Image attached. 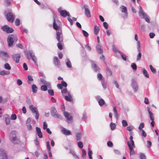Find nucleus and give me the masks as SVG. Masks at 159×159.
<instances>
[{
    "instance_id": "obj_1",
    "label": "nucleus",
    "mask_w": 159,
    "mask_h": 159,
    "mask_svg": "<svg viewBox=\"0 0 159 159\" xmlns=\"http://www.w3.org/2000/svg\"><path fill=\"white\" fill-rule=\"evenodd\" d=\"M139 16L142 19H144L148 23H150V18L145 13L141 7L139 6Z\"/></svg>"
},
{
    "instance_id": "obj_2",
    "label": "nucleus",
    "mask_w": 159,
    "mask_h": 159,
    "mask_svg": "<svg viewBox=\"0 0 159 159\" xmlns=\"http://www.w3.org/2000/svg\"><path fill=\"white\" fill-rule=\"evenodd\" d=\"M42 83L44 84L41 86V90L42 91H45L48 90V87L49 89L51 88V83L46 81L44 79L41 78L40 80Z\"/></svg>"
},
{
    "instance_id": "obj_3",
    "label": "nucleus",
    "mask_w": 159,
    "mask_h": 159,
    "mask_svg": "<svg viewBox=\"0 0 159 159\" xmlns=\"http://www.w3.org/2000/svg\"><path fill=\"white\" fill-rule=\"evenodd\" d=\"M25 55L28 60H30V57H31L32 60L34 62V63L37 65L36 57L35 56L34 52L32 50L26 52Z\"/></svg>"
},
{
    "instance_id": "obj_4",
    "label": "nucleus",
    "mask_w": 159,
    "mask_h": 159,
    "mask_svg": "<svg viewBox=\"0 0 159 159\" xmlns=\"http://www.w3.org/2000/svg\"><path fill=\"white\" fill-rule=\"evenodd\" d=\"M18 40L17 36L12 34L9 35L7 39V42L9 47L11 46L14 41H16Z\"/></svg>"
},
{
    "instance_id": "obj_5",
    "label": "nucleus",
    "mask_w": 159,
    "mask_h": 159,
    "mask_svg": "<svg viewBox=\"0 0 159 159\" xmlns=\"http://www.w3.org/2000/svg\"><path fill=\"white\" fill-rule=\"evenodd\" d=\"M16 132L15 131H12L10 135V140L14 143H18L19 142V140H18L16 136Z\"/></svg>"
},
{
    "instance_id": "obj_6",
    "label": "nucleus",
    "mask_w": 159,
    "mask_h": 159,
    "mask_svg": "<svg viewBox=\"0 0 159 159\" xmlns=\"http://www.w3.org/2000/svg\"><path fill=\"white\" fill-rule=\"evenodd\" d=\"M29 108L33 113L35 114V119L37 120H38L39 116V114L37 107L34 106L32 105H31L29 106Z\"/></svg>"
},
{
    "instance_id": "obj_7",
    "label": "nucleus",
    "mask_w": 159,
    "mask_h": 159,
    "mask_svg": "<svg viewBox=\"0 0 159 159\" xmlns=\"http://www.w3.org/2000/svg\"><path fill=\"white\" fill-rule=\"evenodd\" d=\"M51 115L54 117L60 119H62V116L57 113L56 109L54 107L51 108Z\"/></svg>"
},
{
    "instance_id": "obj_8",
    "label": "nucleus",
    "mask_w": 159,
    "mask_h": 159,
    "mask_svg": "<svg viewBox=\"0 0 159 159\" xmlns=\"http://www.w3.org/2000/svg\"><path fill=\"white\" fill-rule=\"evenodd\" d=\"M131 85L134 92L137 91L139 89V87L137 80L135 78H133L131 79Z\"/></svg>"
},
{
    "instance_id": "obj_9",
    "label": "nucleus",
    "mask_w": 159,
    "mask_h": 159,
    "mask_svg": "<svg viewBox=\"0 0 159 159\" xmlns=\"http://www.w3.org/2000/svg\"><path fill=\"white\" fill-rule=\"evenodd\" d=\"M1 29L7 33H12L14 31L13 29L12 28L10 27L7 25H5L2 27Z\"/></svg>"
},
{
    "instance_id": "obj_10",
    "label": "nucleus",
    "mask_w": 159,
    "mask_h": 159,
    "mask_svg": "<svg viewBox=\"0 0 159 159\" xmlns=\"http://www.w3.org/2000/svg\"><path fill=\"white\" fill-rule=\"evenodd\" d=\"M56 39L58 41H63V37L61 30H58L56 31Z\"/></svg>"
},
{
    "instance_id": "obj_11",
    "label": "nucleus",
    "mask_w": 159,
    "mask_h": 159,
    "mask_svg": "<svg viewBox=\"0 0 159 159\" xmlns=\"http://www.w3.org/2000/svg\"><path fill=\"white\" fill-rule=\"evenodd\" d=\"M7 20L10 22L12 23L14 20V16L11 12H9L6 15Z\"/></svg>"
},
{
    "instance_id": "obj_12",
    "label": "nucleus",
    "mask_w": 159,
    "mask_h": 159,
    "mask_svg": "<svg viewBox=\"0 0 159 159\" xmlns=\"http://www.w3.org/2000/svg\"><path fill=\"white\" fill-rule=\"evenodd\" d=\"M58 11L61 15L63 17H66L67 16H70V14L69 12L65 10H61L60 7L58 9Z\"/></svg>"
},
{
    "instance_id": "obj_13",
    "label": "nucleus",
    "mask_w": 159,
    "mask_h": 159,
    "mask_svg": "<svg viewBox=\"0 0 159 159\" xmlns=\"http://www.w3.org/2000/svg\"><path fill=\"white\" fill-rule=\"evenodd\" d=\"M53 28L56 31L58 30V26L57 25V22H58V21L57 20L56 21V19L57 18V16L55 14L53 13Z\"/></svg>"
},
{
    "instance_id": "obj_14",
    "label": "nucleus",
    "mask_w": 159,
    "mask_h": 159,
    "mask_svg": "<svg viewBox=\"0 0 159 159\" xmlns=\"http://www.w3.org/2000/svg\"><path fill=\"white\" fill-rule=\"evenodd\" d=\"M84 13L85 16L88 17H91V13L89 10V9L88 6L86 5H84Z\"/></svg>"
},
{
    "instance_id": "obj_15",
    "label": "nucleus",
    "mask_w": 159,
    "mask_h": 159,
    "mask_svg": "<svg viewBox=\"0 0 159 159\" xmlns=\"http://www.w3.org/2000/svg\"><path fill=\"white\" fill-rule=\"evenodd\" d=\"M0 159H7L6 152L2 149H0Z\"/></svg>"
},
{
    "instance_id": "obj_16",
    "label": "nucleus",
    "mask_w": 159,
    "mask_h": 159,
    "mask_svg": "<svg viewBox=\"0 0 159 159\" xmlns=\"http://www.w3.org/2000/svg\"><path fill=\"white\" fill-rule=\"evenodd\" d=\"M20 57V55L19 54H15L12 56L13 60L17 63L19 62Z\"/></svg>"
},
{
    "instance_id": "obj_17",
    "label": "nucleus",
    "mask_w": 159,
    "mask_h": 159,
    "mask_svg": "<svg viewBox=\"0 0 159 159\" xmlns=\"http://www.w3.org/2000/svg\"><path fill=\"white\" fill-rule=\"evenodd\" d=\"M128 145L129 147V149L130 150V155H134L135 154L134 151L133 149L134 146H132V145H131V143L129 141L127 142Z\"/></svg>"
},
{
    "instance_id": "obj_18",
    "label": "nucleus",
    "mask_w": 159,
    "mask_h": 159,
    "mask_svg": "<svg viewBox=\"0 0 159 159\" xmlns=\"http://www.w3.org/2000/svg\"><path fill=\"white\" fill-rule=\"evenodd\" d=\"M53 62L56 66L57 67H59L60 66V63L57 57H55L54 58Z\"/></svg>"
},
{
    "instance_id": "obj_19",
    "label": "nucleus",
    "mask_w": 159,
    "mask_h": 159,
    "mask_svg": "<svg viewBox=\"0 0 159 159\" xmlns=\"http://www.w3.org/2000/svg\"><path fill=\"white\" fill-rule=\"evenodd\" d=\"M61 132L66 135H69L71 134V131L67 130L66 128L62 127L61 130Z\"/></svg>"
},
{
    "instance_id": "obj_20",
    "label": "nucleus",
    "mask_w": 159,
    "mask_h": 159,
    "mask_svg": "<svg viewBox=\"0 0 159 159\" xmlns=\"http://www.w3.org/2000/svg\"><path fill=\"white\" fill-rule=\"evenodd\" d=\"M63 114L66 118L68 120H72V117L69 112L66 111H64V112H63Z\"/></svg>"
},
{
    "instance_id": "obj_21",
    "label": "nucleus",
    "mask_w": 159,
    "mask_h": 159,
    "mask_svg": "<svg viewBox=\"0 0 159 159\" xmlns=\"http://www.w3.org/2000/svg\"><path fill=\"white\" fill-rule=\"evenodd\" d=\"M37 134L39 136V137L41 138L43 137L42 133L40 129L37 127L36 128Z\"/></svg>"
},
{
    "instance_id": "obj_22",
    "label": "nucleus",
    "mask_w": 159,
    "mask_h": 159,
    "mask_svg": "<svg viewBox=\"0 0 159 159\" xmlns=\"http://www.w3.org/2000/svg\"><path fill=\"white\" fill-rule=\"evenodd\" d=\"M68 96H65L64 98L67 101L69 102H71L72 100V97L70 95V92L68 93Z\"/></svg>"
},
{
    "instance_id": "obj_23",
    "label": "nucleus",
    "mask_w": 159,
    "mask_h": 159,
    "mask_svg": "<svg viewBox=\"0 0 159 159\" xmlns=\"http://www.w3.org/2000/svg\"><path fill=\"white\" fill-rule=\"evenodd\" d=\"M92 66L94 71H97L99 70V68L97 67L96 65L93 61L91 62Z\"/></svg>"
},
{
    "instance_id": "obj_24",
    "label": "nucleus",
    "mask_w": 159,
    "mask_h": 159,
    "mask_svg": "<svg viewBox=\"0 0 159 159\" xmlns=\"http://www.w3.org/2000/svg\"><path fill=\"white\" fill-rule=\"evenodd\" d=\"M97 50L98 52L100 54H102L103 53V50L102 46L98 44L96 47Z\"/></svg>"
},
{
    "instance_id": "obj_25",
    "label": "nucleus",
    "mask_w": 159,
    "mask_h": 159,
    "mask_svg": "<svg viewBox=\"0 0 159 159\" xmlns=\"http://www.w3.org/2000/svg\"><path fill=\"white\" fill-rule=\"evenodd\" d=\"M32 91L34 93H36L38 90V87L35 84H33L31 86Z\"/></svg>"
},
{
    "instance_id": "obj_26",
    "label": "nucleus",
    "mask_w": 159,
    "mask_h": 159,
    "mask_svg": "<svg viewBox=\"0 0 159 159\" xmlns=\"http://www.w3.org/2000/svg\"><path fill=\"white\" fill-rule=\"evenodd\" d=\"M75 136L76 138V140L77 141H79L80 140L82 137L81 133L80 132L76 133H75Z\"/></svg>"
},
{
    "instance_id": "obj_27",
    "label": "nucleus",
    "mask_w": 159,
    "mask_h": 159,
    "mask_svg": "<svg viewBox=\"0 0 159 159\" xmlns=\"http://www.w3.org/2000/svg\"><path fill=\"white\" fill-rule=\"evenodd\" d=\"M5 121L6 125H8L10 124V119L9 117V116L7 115L5 118Z\"/></svg>"
},
{
    "instance_id": "obj_28",
    "label": "nucleus",
    "mask_w": 159,
    "mask_h": 159,
    "mask_svg": "<svg viewBox=\"0 0 159 159\" xmlns=\"http://www.w3.org/2000/svg\"><path fill=\"white\" fill-rule=\"evenodd\" d=\"M58 43L57 44V46L58 48L60 50H61L62 48V44L63 43V41H58Z\"/></svg>"
},
{
    "instance_id": "obj_29",
    "label": "nucleus",
    "mask_w": 159,
    "mask_h": 159,
    "mask_svg": "<svg viewBox=\"0 0 159 159\" xmlns=\"http://www.w3.org/2000/svg\"><path fill=\"white\" fill-rule=\"evenodd\" d=\"M0 53L2 54V55H3V56L5 57H6L7 58L10 57V56L9 55V54L6 52L4 51H1L0 52Z\"/></svg>"
},
{
    "instance_id": "obj_30",
    "label": "nucleus",
    "mask_w": 159,
    "mask_h": 159,
    "mask_svg": "<svg viewBox=\"0 0 159 159\" xmlns=\"http://www.w3.org/2000/svg\"><path fill=\"white\" fill-rule=\"evenodd\" d=\"M10 72L9 71H6L4 70H1L0 72V75H9Z\"/></svg>"
},
{
    "instance_id": "obj_31",
    "label": "nucleus",
    "mask_w": 159,
    "mask_h": 159,
    "mask_svg": "<svg viewBox=\"0 0 159 159\" xmlns=\"http://www.w3.org/2000/svg\"><path fill=\"white\" fill-rule=\"evenodd\" d=\"M100 30L99 27L95 26L94 27V34L97 35L98 34V32Z\"/></svg>"
},
{
    "instance_id": "obj_32",
    "label": "nucleus",
    "mask_w": 159,
    "mask_h": 159,
    "mask_svg": "<svg viewBox=\"0 0 159 159\" xmlns=\"http://www.w3.org/2000/svg\"><path fill=\"white\" fill-rule=\"evenodd\" d=\"M27 77H28V80L27 81L28 83L29 84H31V83L30 81H33L34 80V79H33V78H32V77L30 75H28Z\"/></svg>"
},
{
    "instance_id": "obj_33",
    "label": "nucleus",
    "mask_w": 159,
    "mask_h": 159,
    "mask_svg": "<svg viewBox=\"0 0 159 159\" xmlns=\"http://www.w3.org/2000/svg\"><path fill=\"white\" fill-rule=\"evenodd\" d=\"M98 102L99 105L101 106H102L105 103L104 100L102 98L100 99Z\"/></svg>"
},
{
    "instance_id": "obj_34",
    "label": "nucleus",
    "mask_w": 159,
    "mask_h": 159,
    "mask_svg": "<svg viewBox=\"0 0 159 159\" xmlns=\"http://www.w3.org/2000/svg\"><path fill=\"white\" fill-rule=\"evenodd\" d=\"M66 65L68 67L71 68L72 67L71 63L70 61L68 58L67 59V61L66 62Z\"/></svg>"
},
{
    "instance_id": "obj_35",
    "label": "nucleus",
    "mask_w": 159,
    "mask_h": 159,
    "mask_svg": "<svg viewBox=\"0 0 159 159\" xmlns=\"http://www.w3.org/2000/svg\"><path fill=\"white\" fill-rule=\"evenodd\" d=\"M113 111H114L115 116L116 118L117 119L118 117V114L117 113V111L116 108V107H114L113 108Z\"/></svg>"
},
{
    "instance_id": "obj_36",
    "label": "nucleus",
    "mask_w": 159,
    "mask_h": 159,
    "mask_svg": "<svg viewBox=\"0 0 159 159\" xmlns=\"http://www.w3.org/2000/svg\"><path fill=\"white\" fill-rule=\"evenodd\" d=\"M120 8L121 9V11L122 12H125L126 14H127V9L124 6H122L121 7H120Z\"/></svg>"
},
{
    "instance_id": "obj_37",
    "label": "nucleus",
    "mask_w": 159,
    "mask_h": 159,
    "mask_svg": "<svg viewBox=\"0 0 159 159\" xmlns=\"http://www.w3.org/2000/svg\"><path fill=\"white\" fill-rule=\"evenodd\" d=\"M4 66L5 69L8 70H10L11 69L10 65L8 63H5L4 65Z\"/></svg>"
},
{
    "instance_id": "obj_38",
    "label": "nucleus",
    "mask_w": 159,
    "mask_h": 159,
    "mask_svg": "<svg viewBox=\"0 0 159 159\" xmlns=\"http://www.w3.org/2000/svg\"><path fill=\"white\" fill-rule=\"evenodd\" d=\"M102 84L103 87L105 89L107 88V81L104 80H102Z\"/></svg>"
},
{
    "instance_id": "obj_39",
    "label": "nucleus",
    "mask_w": 159,
    "mask_h": 159,
    "mask_svg": "<svg viewBox=\"0 0 159 159\" xmlns=\"http://www.w3.org/2000/svg\"><path fill=\"white\" fill-rule=\"evenodd\" d=\"M143 74L145 77L148 78L149 77V75L148 74L147 71L145 69L143 70Z\"/></svg>"
},
{
    "instance_id": "obj_40",
    "label": "nucleus",
    "mask_w": 159,
    "mask_h": 159,
    "mask_svg": "<svg viewBox=\"0 0 159 159\" xmlns=\"http://www.w3.org/2000/svg\"><path fill=\"white\" fill-rule=\"evenodd\" d=\"M61 92L63 96H65L64 94H66L68 95V93L69 92L66 89H64L61 90Z\"/></svg>"
},
{
    "instance_id": "obj_41",
    "label": "nucleus",
    "mask_w": 159,
    "mask_h": 159,
    "mask_svg": "<svg viewBox=\"0 0 159 159\" xmlns=\"http://www.w3.org/2000/svg\"><path fill=\"white\" fill-rule=\"evenodd\" d=\"M106 73L109 76H111L112 74V72L111 70L108 67L107 68Z\"/></svg>"
},
{
    "instance_id": "obj_42",
    "label": "nucleus",
    "mask_w": 159,
    "mask_h": 159,
    "mask_svg": "<svg viewBox=\"0 0 159 159\" xmlns=\"http://www.w3.org/2000/svg\"><path fill=\"white\" fill-rule=\"evenodd\" d=\"M86 115L87 114L86 112H84L83 114V117L82 118V120L85 121V122H86V120L87 118Z\"/></svg>"
},
{
    "instance_id": "obj_43",
    "label": "nucleus",
    "mask_w": 159,
    "mask_h": 159,
    "mask_svg": "<svg viewBox=\"0 0 159 159\" xmlns=\"http://www.w3.org/2000/svg\"><path fill=\"white\" fill-rule=\"evenodd\" d=\"M112 49L113 51L116 53V55L117 54H119V52H120V51L117 49L116 48L114 45H113V46Z\"/></svg>"
},
{
    "instance_id": "obj_44",
    "label": "nucleus",
    "mask_w": 159,
    "mask_h": 159,
    "mask_svg": "<svg viewBox=\"0 0 159 159\" xmlns=\"http://www.w3.org/2000/svg\"><path fill=\"white\" fill-rule=\"evenodd\" d=\"M110 127L111 129L113 130L115 129L116 128V125L115 124L112 122H111L110 124Z\"/></svg>"
},
{
    "instance_id": "obj_45",
    "label": "nucleus",
    "mask_w": 159,
    "mask_h": 159,
    "mask_svg": "<svg viewBox=\"0 0 159 159\" xmlns=\"http://www.w3.org/2000/svg\"><path fill=\"white\" fill-rule=\"evenodd\" d=\"M149 118L151 120H154V118L153 116V114L152 112H150L149 113Z\"/></svg>"
},
{
    "instance_id": "obj_46",
    "label": "nucleus",
    "mask_w": 159,
    "mask_h": 159,
    "mask_svg": "<svg viewBox=\"0 0 159 159\" xmlns=\"http://www.w3.org/2000/svg\"><path fill=\"white\" fill-rule=\"evenodd\" d=\"M133 137L132 136H130L129 138V139L130 140V141H129L130 143H131V145H132V146H134V142L133 140Z\"/></svg>"
},
{
    "instance_id": "obj_47",
    "label": "nucleus",
    "mask_w": 159,
    "mask_h": 159,
    "mask_svg": "<svg viewBox=\"0 0 159 159\" xmlns=\"http://www.w3.org/2000/svg\"><path fill=\"white\" fill-rule=\"evenodd\" d=\"M122 126L125 127H126L128 125L127 121L125 120H122Z\"/></svg>"
},
{
    "instance_id": "obj_48",
    "label": "nucleus",
    "mask_w": 159,
    "mask_h": 159,
    "mask_svg": "<svg viewBox=\"0 0 159 159\" xmlns=\"http://www.w3.org/2000/svg\"><path fill=\"white\" fill-rule=\"evenodd\" d=\"M137 49L138 51L139 52H140V42L138 41V42H137Z\"/></svg>"
},
{
    "instance_id": "obj_49",
    "label": "nucleus",
    "mask_w": 159,
    "mask_h": 159,
    "mask_svg": "<svg viewBox=\"0 0 159 159\" xmlns=\"http://www.w3.org/2000/svg\"><path fill=\"white\" fill-rule=\"evenodd\" d=\"M140 30L142 31H146V26L144 24L141 25Z\"/></svg>"
},
{
    "instance_id": "obj_50",
    "label": "nucleus",
    "mask_w": 159,
    "mask_h": 159,
    "mask_svg": "<svg viewBox=\"0 0 159 159\" xmlns=\"http://www.w3.org/2000/svg\"><path fill=\"white\" fill-rule=\"evenodd\" d=\"M82 157L84 158H85L86 156V152L85 150L84 149H82Z\"/></svg>"
},
{
    "instance_id": "obj_51",
    "label": "nucleus",
    "mask_w": 159,
    "mask_h": 159,
    "mask_svg": "<svg viewBox=\"0 0 159 159\" xmlns=\"http://www.w3.org/2000/svg\"><path fill=\"white\" fill-rule=\"evenodd\" d=\"M144 124L143 123H141L139 127V129L140 130H142V129L144 128Z\"/></svg>"
},
{
    "instance_id": "obj_52",
    "label": "nucleus",
    "mask_w": 159,
    "mask_h": 159,
    "mask_svg": "<svg viewBox=\"0 0 159 159\" xmlns=\"http://www.w3.org/2000/svg\"><path fill=\"white\" fill-rule=\"evenodd\" d=\"M15 24L16 25L18 26L20 24V20L19 19H16L15 21Z\"/></svg>"
},
{
    "instance_id": "obj_53",
    "label": "nucleus",
    "mask_w": 159,
    "mask_h": 159,
    "mask_svg": "<svg viewBox=\"0 0 159 159\" xmlns=\"http://www.w3.org/2000/svg\"><path fill=\"white\" fill-rule=\"evenodd\" d=\"M48 93L51 96H53L54 95V91L53 90L49 89L48 90Z\"/></svg>"
},
{
    "instance_id": "obj_54",
    "label": "nucleus",
    "mask_w": 159,
    "mask_h": 159,
    "mask_svg": "<svg viewBox=\"0 0 159 159\" xmlns=\"http://www.w3.org/2000/svg\"><path fill=\"white\" fill-rule=\"evenodd\" d=\"M119 54L121 56L122 58L124 61H126V57L124 55V54L121 52H119V54Z\"/></svg>"
},
{
    "instance_id": "obj_55",
    "label": "nucleus",
    "mask_w": 159,
    "mask_h": 159,
    "mask_svg": "<svg viewBox=\"0 0 159 159\" xmlns=\"http://www.w3.org/2000/svg\"><path fill=\"white\" fill-rule=\"evenodd\" d=\"M134 129V127L132 125L129 126L127 127L126 129L127 130L129 131H131L133 129Z\"/></svg>"
},
{
    "instance_id": "obj_56",
    "label": "nucleus",
    "mask_w": 159,
    "mask_h": 159,
    "mask_svg": "<svg viewBox=\"0 0 159 159\" xmlns=\"http://www.w3.org/2000/svg\"><path fill=\"white\" fill-rule=\"evenodd\" d=\"M149 67L151 71L153 73H155L156 71V69L154 68L151 65H150Z\"/></svg>"
},
{
    "instance_id": "obj_57",
    "label": "nucleus",
    "mask_w": 159,
    "mask_h": 159,
    "mask_svg": "<svg viewBox=\"0 0 159 159\" xmlns=\"http://www.w3.org/2000/svg\"><path fill=\"white\" fill-rule=\"evenodd\" d=\"M140 159H146L145 155L142 153H140L139 154Z\"/></svg>"
},
{
    "instance_id": "obj_58",
    "label": "nucleus",
    "mask_w": 159,
    "mask_h": 159,
    "mask_svg": "<svg viewBox=\"0 0 159 159\" xmlns=\"http://www.w3.org/2000/svg\"><path fill=\"white\" fill-rule=\"evenodd\" d=\"M16 118V115L15 114H13L11 115L10 119L11 120H15Z\"/></svg>"
},
{
    "instance_id": "obj_59",
    "label": "nucleus",
    "mask_w": 159,
    "mask_h": 159,
    "mask_svg": "<svg viewBox=\"0 0 159 159\" xmlns=\"http://www.w3.org/2000/svg\"><path fill=\"white\" fill-rule=\"evenodd\" d=\"M131 67L134 70H136L137 66L135 63H132L131 65Z\"/></svg>"
},
{
    "instance_id": "obj_60",
    "label": "nucleus",
    "mask_w": 159,
    "mask_h": 159,
    "mask_svg": "<svg viewBox=\"0 0 159 159\" xmlns=\"http://www.w3.org/2000/svg\"><path fill=\"white\" fill-rule=\"evenodd\" d=\"M142 54L141 52H139L137 57V61H138L140 60Z\"/></svg>"
},
{
    "instance_id": "obj_61",
    "label": "nucleus",
    "mask_w": 159,
    "mask_h": 159,
    "mask_svg": "<svg viewBox=\"0 0 159 159\" xmlns=\"http://www.w3.org/2000/svg\"><path fill=\"white\" fill-rule=\"evenodd\" d=\"M78 145L80 148H82L83 147V143L81 141H79L78 143Z\"/></svg>"
},
{
    "instance_id": "obj_62",
    "label": "nucleus",
    "mask_w": 159,
    "mask_h": 159,
    "mask_svg": "<svg viewBox=\"0 0 159 159\" xmlns=\"http://www.w3.org/2000/svg\"><path fill=\"white\" fill-rule=\"evenodd\" d=\"M17 84L18 86H20L22 84V82L20 79H18L17 80Z\"/></svg>"
},
{
    "instance_id": "obj_63",
    "label": "nucleus",
    "mask_w": 159,
    "mask_h": 159,
    "mask_svg": "<svg viewBox=\"0 0 159 159\" xmlns=\"http://www.w3.org/2000/svg\"><path fill=\"white\" fill-rule=\"evenodd\" d=\"M83 34H84V35L86 37H87L89 36L88 33L85 31L83 30H82Z\"/></svg>"
},
{
    "instance_id": "obj_64",
    "label": "nucleus",
    "mask_w": 159,
    "mask_h": 159,
    "mask_svg": "<svg viewBox=\"0 0 159 159\" xmlns=\"http://www.w3.org/2000/svg\"><path fill=\"white\" fill-rule=\"evenodd\" d=\"M97 77L98 79L99 80H104L103 79H102V78H103V77L101 74L98 73V74Z\"/></svg>"
}]
</instances>
